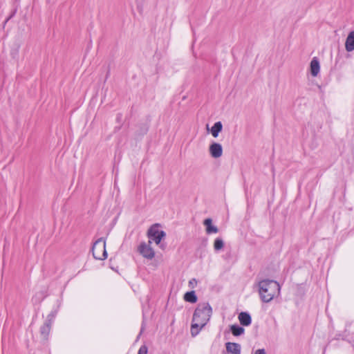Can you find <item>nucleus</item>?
Masks as SVG:
<instances>
[{
	"mask_svg": "<svg viewBox=\"0 0 354 354\" xmlns=\"http://www.w3.org/2000/svg\"><path fill=\"white\" fill-rule=\"evenodd\" d=\"M212 314V308L209 303H200L196 308L191 324V335L196 336L201 330L209 321Z\"/></svg>",
	"mask_w": 354,
	"mask_h": 354,
	"instance_id": "obj_1",
	"label": "nucleus"
},
{
	"mask_svg": "<svg viewBox=\"0 0 354 354\" xmlns=\"http://www.w3.org/2000/svg\"><path fill=\"white\" fill-rule=\"evenodd\" d=\"M259 293L262 301L270 302L280 292L279 284L274 280L263 279L258 283Z\"/></svg>",
	"mask_w": 354,
	"mask_h": 354,
	"instance_id": "obj_2",
	"label": "nucleus"
},
{
	"mask_svg": "<svg viewBox=\"0 0 354 354\" xmlns=\"http://www.w3.org/2000/svg\"><path fill=\"white\" fill-rule=\"evenodd\" d=\"M105 247L106 243L103 238H100L93 243L91 252L95 259L104 260L106 259L107 252Z\"/></svg>",
	"mask_w": 354,
	"mask_h": 354,
	"instance_id": "obj_3",
	"label": "nucleus"
},
{
	"mask_svg": "<svg viewBox=\"0 0 354 354\" xmlns=\"http://www.w3.org/2000/svg\"><path fill=\"white\" fill-rule=\"evenodd\" d=\"M166 234L164 231L160 230L157 225H152L147 232V236L149 241H154L157 245L159 244L162 239L165 236Z\"/></svg>",
	"mask_w": 354,
	"mask_h": 354,
	"instance_id": "obj_4",
	"label": "nucleus"
},
{
	"mask_svg": "<svg viewBox=\"0 0 354 354\" xmlns=\"http://www.w3.org/2000/svg\"><path fill=\"white\" fill-rule=\"evenodd\" d=\"M151 241H149L148 243L142 242L138 248L139 253L147 259H152L155 256V252L151 247Z\"/></svg>",
	"mask_w": 354,
	"mask_h": 354,
	"instance_id": "obj_5",
	"label": "nucleus"
},
{
	"mask_svg": "<svg viewBox=\"0 0 354 354\" xmlns=\"http://www.w3.org/2000/svg\"><path fill=\"white\" fill-rule=\"evenodd\" d=\"M62 305V299H57L56 306H54L50 313L48 315L46 322L48 323L53 324L54 319L59 311V309Z\"/></svg>",
	"mask_w": 354,
	"mask_h": 354,
	"instance_id": "obj_6",
	"label": "nucleus"
},
{
	"mask_svg": "<svg viewBox=\"0 0 354 354\" xmlns=\"http://www.w3.org/2000/svg\"><path fill=\"white\" fill-rule=\"evenodd\" d=\"M240 324L243 326H248L251 324L252 318L249 313L241 312L238 316Z\"/></svg>",
	"mask_w": 354,
	"mask_h": 354,
	"instance_id": "obj_7",
	"label": "nucleus"
},
{
	"mask_svg": "<svg viewBox=\"0 0 354 354\" xmlns=\"http://www.w3.org/2000/svg\"><path fill=\"white\" fill-rule=\"evenodd\" d=\"M310 74L313 77L317 76L320 71V64L317 57H313L310 64Z\"/></svg>",
	"mask_w": 354,
	"mask_h": 354,
	"instance_id": "obj_8",
	"label": "nucleus"
},
{
	"mask_svg": "<svg viewBox=\"0 0 354 354\" xmlns=\"http://www.w3.org/2000/svg\"><path fill=\"white\" fill-rule=\"evenodd\" d=\"M225 348L227 351L232 354L241 353V345L238 343L227 342L225 344Z\"/></svg>",
	"mask_w": 354,
	"mask_h": 354,
	"instance_id": "obj_9",
	"label": "nucleus"
},
{
	"mask_svg": "<svg viewBox=\"0 0 354 354\" xmlns=\"http://www.w3.org/2000/svg\"><path fill=\"white\" fill-rule=\"evenodd\" d=\"M345 48L347 52L354 50V30L348 33L345 42Z\"/></svg>",
	"mask_w": 354,
	"mask_h": 354,
	"instance_id": "obj_10",
	"label": "nucleus"
},
{
	"mask_svg": "<svg viewBox=\"0 0 354 354\" xmlns=\"http://www.w3.org/2000/svg\"><path fill=\"white\" fill-rule=\"evenodd\" d=\"M204 225L206 227V232L208 234H216L218 232V229L216 226L212 225V221L208 218L204 220Z\"/></svg>",
	"mask_w": 354,
	"mask_h": 354,
	"instance_id": "obj_11",
	"label": "nucleus"
},
{
	"mask_svg": "<svg viewBox=\"0 0 354 354\" xmlns=\"http://www.w3.org/2000/svg\"><path fill=\"white\" fill-rule=\"evenodd\" d=\"M210 155H222L223 148L221 144L214 142L209 147Z\"/></svg>",
	"mask_w": 354,
	"mask_h": 354,
	"instance_id": "obj_12",
	"label": "nucleus"
},
{
	"mask_svg": "<svg viewBox=\"0 0 354 354\" xmlns=\"http://www.w3.org/2000/svg\"><path fill=\"white\" fill-rule=\"evenodd\" d=\"M52 324L45 321L44 324L40 328V333L44 339H46L50 333Z\"/></svg>",
	"mask_w": 354,
	"mask_h": 354,
	"instance_id": "obj_13",
	"label": "nucleus"
},
{
	"mask_svg": "<svg viewBox=\"0 0 354 354\" xmlns=\"http://www.w3.org/2000/svg\"><path fill=\"white\" fill-rule=\"evenodd\" d=\"M184 299L187 302L194 304L197 301V296L194 290H191L184 295Z\"/></svg>",
	"mask_w": 354,
	"mask_h": 354,
	"instance_id": "obj_14",
	"label": "nucleus"
},
{
	"mask_svg": "<svg viewBox=\"0 0 354 354\" xmlns=\"http://www.w3.org/2000/svg\"><path fill=\"white\" fill-rule=\"evenodd\" d=\"M244 328L238 324H233L230 326V331L234 336H240L244 333Z\"/></svg>",
	"mask_w": 354,
	"mask_h": 354,
	"instance_id": "obj_15",
	"label": "nucleus"
},
{
	"mask_svg": "<svg viewBox=\"0 0 354 354\" xmlns=\"http://www.w3.org/2000/svg\"><path fill=\"white\" fill-rule=\"evenodd\" d=\"M223 125L221 122H215L211 129V133L213 137L216 138L218 136V133L221 131Z\"/></svg>",
	"mask_w": 354,
	"mask_h": 354,
	"instance_id": "obj_16",
	"label": "nucleus"
},
{
	"mask_svg": "<svg viewBox=\"0 0 354 354\" xmlns=\"http://www.w3.org/2000/svg\"><path fill=\"white\" fill-rule=\"evenodd\" d=\"M224 243L222 239L221 238H216L214 240V248L216 251H218L221 250L223 248Z\"/></svg>",
	"mask_w": 354,
	"mask_h": 354,
	"instance_id": "obj_17",
	"label": "nucleus"
},
{
	"mask_svg": "<svg viewBox=\"0 0 354 354\" xmlns=\"http://www.w3.org/2000/svg\"><path fill=\"white\" fill-rule=\"evenodd\" d=\"M148 348L146 345H142L138 352V354H147Z\"/></svg>",
	"mask_w": 354,
	"mask_h": 354,
	"instance_id": "obj_18",
	"label": "nucleus"
},
{
	"mask_svg": "<svg viewBox=\"0 0 354 354\" xmlns=\"http://www.w3.org/2000/svg\"><path fill=\"white\" fill-rule=\"evenodd\" d=\"M197 285V281L196 279H192L189 281V286L191 288H194L196 287V286Z\"/></svg>",
	"mask_w": 354,
	"mask_h": 354,
	"instance_id": "obj_19",
	"label": "nucleus"
},
{
	"mask_svg": "<svg viewBox=\"0 0 354 354\" xmlns=\"http://www.w3.org/2000/svg\"><path fill=\"white\" fill-rule=\"evenodd\" d=\"M254 354H266V353L264 348H259L255 351Z\"/></svg>",
	"mask_w": 354,
	"mask_h": 354,
	"instance_id": "obj_20",
	"label": "nucleus"
},
{
	"mask_svg": "<svg viewBox=\"0 0 354 354\" xmlns=\"http://www.w3.org/2000/svg\"><path fill=\"white\" fill-rule=\"evenodd\" d=\"M147 127H144L142 129V134L144 135L147 132Z\"/></svg>",
	"mask_w": 354,
	"mask_h": 354,
	"instance_id": "obj_21",
	"label": "nucleus"
},
{
	"mask_svg": "<svg viewBox=\"0 0 354 354\" xmlns=\"http://www.w3.org/2000/svg\"><path fill=\"white\" fill-rule=\"evenodd\" d=\"M140 2L138 1V8H140V3H142V2L144 1V0H139Z\"/></svg>",
	"mask_w": 354,
	"mask_h": 354,
	"instance_id": "obj_22",
	"label": "nucleus"
},
{
	"mask_svg": "<svg viewBox=\"0 0 354 354\" xmlns=\"http://www.w3.org/2000/svg\"><path fill=\"white\" fill-rule=\"evenodd\" d=\"M142 330H143V326H142V328H141L140 333V334L138 335V338L140 337V335H141V333H142Z\"/></svg>",
	"mask_w": 354,
	"mask_h": 354,
	"instance_id": "obj_23",
	"label": "nucleus"
},
{
	"mask_svg": "<svg viewBox=\"0 0 354 354\" xmlns=\"http://www.w3.org/2000/svg\"><path fill=\"white\" fill-rule=\"evenodd\" d=\"M12 17V16H10V17H9L8 19H6V20L5 23H6V22H7V21L10 19V17Z\"/></svg>",
	"mask_w": 354,
	"mask_h": 354,
	"instance_id": "obj_24",
	"label": "nucleus"
}]
</instances>
